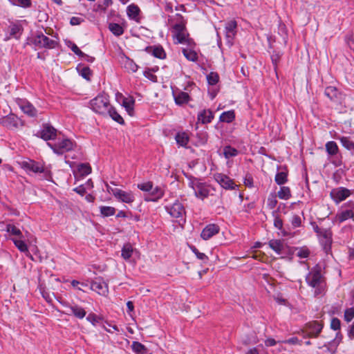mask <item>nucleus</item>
<instances>
[{"label":"nucleus","instance_id":"f257e3e1","mask_svg":"<svg viewBox=\"0 0 354 354\" xmlns=\"http://www.w3.org/2000/svg\"><path fill=\"white\" fill-rule=\"evenodd\" d=\"M322 271V267L319 265H316L311 269L306 277V281L308 285L315 288V295L322 294L323 291V283L324 278Z\"/></svg>","mask_w":354,"mask_h":354},{"label":"nucleus","instance_id":"f03ea898","mask_svg":"<svg viewBox=\"0 0 354 354\" xmlns=\"http://www.w3.org/2000/svg\"><path fill=\"white\" fill-rule=\"evenodd\" d=\"M26 44L33 46L35 48L53 49L58 45V41L51 39L42 32H37L27 39Z\"/></svg>","mask_w":354,"mask_h":354},{"label":"nucleus","instance_id":"7ed1b4c3","mask_svg":"<svg viewBox=\"0 0 354 354\" xmlns=\"http://www.w3.org/2000/svg\"><path fill=\"white\" fill-rule=\"evenodd\" d=\"M89 104L95 113L102 115H106L109 107L111 106L109 97L105 93L97 95L90 101Z\"/></svg>","mask_w":354,"mask_h":354},{"label":"nucleus","instance_id":"20e7f679","mask_svg":"<svg viewBox=\"0 0 354 354\" xmlns=\"http://www.w3.org/2000/svg\"><path fill=\"white\" fill-rule=\"evenodd\" d=\"M55 142H48V146L57 155H62L65 152L73 149L74 142L66 138H56Z\"/></svg>","mask_w":354,"mask_h":354},{"label":"nucleus","instance_id":"39448f33","mask_svg":"<svg viewBox=\"0 0 354 354\" xmlns=\"http://www.w3.org/2000/svg\"><path fill=\"white\" fill-rule=\"evenodd\" d=\"M192 187L194 191L195 196L201 200L213 195V192L215 191L214 188L210 185L198 180L192 182Z\"/></svg>","mask_w":354,"mask_h":354},{"label":"nucleus","instance_id":"423d86ee","mask_svg":"<svg viewBox=\"0 0 354 354\" xmlns=\"http://www.w3.org/2000/svg\"><path fill=\"white\" fill-rule=\"evenodd\" d=\"M165 208L171 217L178 219L179 224L185 222V209L179 201H176L171 205H166Z\"/></svg>","mask_w":354,"mask_h":354},{"label":"nucleus","instance_id":"0eeeda50","mask_svg":"<svg viewBox=\"0 0 354 354\" xmlns=\"http://www.w3.org/2000/svg\"><path fill=\"white\" fill-rule=\"evenodd\" d=\"M21 167L27 173H35V174H44L45 178L48 179L50 174L48 171H46L43 165L38 162L33 160L28 159L21 162Z\"/></svg>","mask_w":354,"mask_h":354},{"label":"nucleus","instance_id":"6e6552de","mask_svg":"<svg viewBox=\"0 0 354 354\" xmlns=\"http://www.w3.org/2000/svg\"><path fill=\"white\" fill-rule=\"evenodd\" d=\"M325 148L328 158L332 159L331 162L336 167L340 166L342 165L341 155L337 143L335 141H328L326 143Z\"/></svg>","mask_w":354,"mask_h":354},{"label":"nucleus","instance_id":"1a4fd4ad","mask_svg":"<svg viewBox=\"0 0 354 354\" xmlns=\"http://www.w3.org/2000/svg\"><path fill=\"white\" fill-rule=\"evenodd\" d=\"M324 327V324L319 321H311L306 323L302 330L305 337L315 338L319 336Z\"/></svg>","mask_w":354,"mask_h":354},{"label":"nucleus","instance_id":"9d476101","mask_svg":"<svg viewBox=\"0 0 354 354\" xmlns=\"http://www.w3.org/2000/svg\"><path fill=\"white\" fill-rule=\"evenodd\" d=\"M352 194V190L344 187H338L330 191V196L335 204H339L351 196Z\"/></svg>","mask_w":354,"mask_h":354},{"label":"nucleus","instance_id":"9b49d317","mask_svg":"<svg viewBox=\"0 0 354 354\" xmlns=\"http://www.w3.org/2000/svg\"><path fill=\"white\" fill-rule=\"evenodd\" d=\"M237 33V22L232 19L226 22L225 26V34L227 44L231 47L234 44V39Z\"/></svg>","mask_w":354,"mask_h":354},{"label":"nucleus","instance_id":"f8f14e48","mask_svg":"<svg viewBox=\"0 0 354 354\" xmlns=\"http://www.w3.org/2000/svg\"><path fill=\"white\" fill-rule=\"evenodd\" d=\"M91 289L101 295H106L109 292L108 283L101 277L95 278L91 282Z\"/></svg>","mask_w":354,"mask_h":354},{"label":"nucleus","instance_id":"ddd939ff","mask_svg":"<svg viewBox=\"0 0 354 354\" xmlns=\"http://www.w3.org/2000/svg\"><path fill=\"white\" fill-rule=\"evenodd\" d=\"M37 136L44 140H55L57 130L49 124H44L41 130L37 132Z\"/></svg>","mask_w":354,"mask_h":354},{"label":"nucleus","instance_id":"4468645a","mask_svg":"<svg viewBox=\"0 0 354 354\" xmlns=\"http://www.w3.org/2000/svg\"><path fill=\"white\" fill-rule=\"evenodd\" d=\"M214 179L225 189H234L236 186L233 180L221 173L214 174Z\"/></svg>","mask_w":354,"mask_h":354},{"label":"nucleus","instance_id":"2eb2a0df","mask_svg":"<svg viewBox=\"0 0 354 354\" xmlns=\"http://www.w3.org/2000/svg\"><path fill=\"white\" fill-rule=\"evenodd\" d=\"M17 103L21 110L26 115L30 117H35L37 115V111L35 106L26 99H17Z\"/></svg>","mask_w":354,"mask_h":354},{"label":"nucleus","instance_id":"dca6fc26","mask_svg":"<svg viewBox=\"0 0 354 354\" xmlns=\"http://www.w3.org/2000/svg\"><path fill=\"white\" fill-rule=\"evenodd\" d=\"M61 304L68 309L69 313H67L68 315H73L80 319H83L86 315V310L77 304H74L71 305L66 301L61 302Z\"/></svg>","mask_w":354,"mask_h":354},{"label":"nucleus","instance_id":"f3484780","mask_svg":"<svg viewBox=\"0 0 354 354\" xmlns=\"http://www.w3.org/2000/svg\"><path fill=\"white\" fill-rule=\"evenodd\" d=\"M112 194L123 203H131L135 198L131 192H127L118 188L112 189Z\"/></svg>","mask_w":354,"mask_h":354},{"label":"nucleus","instance_id":"a211bd4d","mask_svg":"<svg viewBox=\"0 0 354 354\" xmlns=\"http://www.w3.org/2000/svg\"><path fill=\"white\" fill-rule=\"evenodd\" d=\"M220 228L216 224H209L202 230L201 236L203 240H208L219 232Z\"/></svg>","mask_w":354,"mask_h":354},{"label":"nucleus","instance_id":"6ab92c4d","mask_svg":"<svg viewBox=\"0 0 354 354\" xmlns=\"http://www.w3.org/2000/svg\"><path fill=\"white\" fill-rule=\"evenodd\" d=\"M145 50L156 58L160 59L166 58V53L160 45L147 46L145 48Z\"/></svg>","mask_w":354,"mask_h":354},{"label":"nucleus","instance_id":"aec40b11","mask_svg":"<svg viewBox=\"0 0 354 354\" xmlns=\"http://www.w3.org/2000/svg\"><path fill=\"white\" fill-rule=\"evenodd\" d=\"M0 124L12 129L18 127V118L15 115H8L0 118Z\"/></svg>","mask_w":354,"mask_h":354},{"label":"nucleus","instance_id":"412c9836","mask_svg":"<svg viewBox=\"0 0 354 354\" xmlns=\"http://www.w3.org/2000/svg\"><path fill=\"white\" fill-rule=\"evenodd\" d=\"M172 95L175 101V103L177 105H183L187 104L190 100V97L187 93L183 92L182 91H172Z\"/></svg>","mask_w":354,"mask_h":354},{"label":"nucleus","instance_id":"4be33fe9","mask_svg":"<svg viewBox=\"0 0 354 354\" xmlns=\"http://www.w3.org/2000/svg\"><path fill=\"white\" fill-rule=\"evenodd\" d=\"M214 113L210 109H204L198 113L197 119L203 124L210 123L214 119Z\"/></svg>","mask_w":354,"mask_h":354},{"label":"nucleus","instance_id":"5701e85b","mask_svg":"<svg viewBox=\"0 0 354 354\" xmlns=\"http://www.w3.org/2000/svg\"><path fill=\"white\" fill-rule=\"evenodd\" d=\"M324 95L330 99V101L337 102L340 100V92L335 86H327L324 91Z\"/></svg>","mask_w":354,"mask_h":354},{"label":"nucleus","instance_id":"b1692460","mask_svg":"<svg viewBox=\"0 0 354 354\" xmlns=\"http://www.w3.org/2000/svg\"><path fill=\"white\" fill-rule=\"evenodd\" d=\"M91 172V167L88 163H80L77 165V169L74 171L75 176L83 178Z\"/></svg>","mask_w":354,"mask_h":354},{"label":"nucleus","instance_id":"393cba45","mask_svg":"<svg viewBox=\"0 0 354 354\" xmlns=\"http://www.w3.org/2000/svg\"><path fill=\"white\" fill-rule=\"evenodd\" d=\"M149 193V195L145 198L147 201H158L164 195L163 189L158 186L154 188L152 187V189Z\"/></svg>","mask_w":354,"mask_h":354},{"label":"nucleus","instance_id":"a878e982","mask_svg":"<svg viewBox=\"0 0 354 354\" xmlns=\"http://www.w3.org/2000/svg\"><path fill=\"white\" fill-rule=\"evenodd\" d=\"M318 236L322 243L324 245L325 249L330 246L332 242V232L330 230L324 228Z\"/></svg>","mask_w":354,"mask_h":354},{"label":"nucleus","instance_id":"bb28decb","mask_svg":"<svg viewBox=\"0 0 354 354\" xmlns=\"http://www.w3.org/2000/svg\"><path fill=\"white\" fill-rule=\"evenodd\" d=\"M24 238H10V239L14 243L15 245L17 248V249L21 252L26 254V255H30V252L28 251V245L24 241Z\"/></svg>","mask_w":354,"mask_h":354},{"label":"nucleus","instance_id":"cd10ccee","mask_svg":"<svg viewBox=\"0 0 354 354\" xmlns=\"http://www.w3.org/2000/svg\"><path fill=\"white\" fill-rule=\"evenodd\" d=\"M24 28L21 25L14 24L9 26L10 37L18 39L22 35Z\"/></svg>","mask_w":354,"mask_h":354},{"label":"nucleus","instance_id":"c85d7f7f","mask_svg":"<svg viewBox=\"0 0 354 354\" xmlns=\"http://www.w3.org/2000/svg\"><path fill=\"white\" fill-rule=\"evenodd\" d=\"M354 214L346 209H342L341 212H338L335 216V221L342 223L349 218H353Z\"/></svg>","mask_w":354,"mask_h":354},{"label":"nucleus","instance_id":"c756f323","mask_svg":"<svg viewBox=\"0 0 354 354\" xmlns=\"http://www.w3.org/2000/svg\"><path fill=\"white\" fill-rule=\"evenodd\" d=\"M269 247L277 254H281L284 249L283 242L279 239H272L268 242Z\"/></svg>","mask_w":354,"mask_h":354},{"label":"nucleus","instance_id":"7c9ffc66","mask_svg":"<svg viewBox=\"0 0 354 354\" xmlns=\"http://www.w3.org/2000/svg\"><path fill=\"white\" fill-rule=\"evenodd\" d=\"M339 343L340 339H338L337 338H334L331 341L325 342L323 345V347H326L328 352L331 353L332 354H334ZM318 348H322V346H319Z\"/></svg>","mask_w":354,"mask_h":354},{"label":"nucleus","instance_id":"2f4dec72","mask_svg":"<svg viewBox=\"0 0 354 354\" xmlns=\"http://www.w3.org/2000/svg\"><path fill=\"white\" fill-rule=\"evenodd\" d=\"M175 139L178 145L184 147H187L189 140V136L185 132L177 133L175 136Z\"/></svg>","mask_w":354,"mask_h":354},{"label":"nucleus","instance_id":"473e14b6","mask_svg":"<svg viewBox=\"0 0 354 354\" xmlns=\"http://www.w3.org/2000/svg\"><path fill=\"white\" fill-rule=\"evenodd\" d=\"M176 16L178 17V22L174 25L173 28L176 33L184 32L186 21L180 14H177Z\"/></svg>","mask_w":354,"mask_h":354},{"label":"nucleus","instance_id":"72a5a7b5","mask_svg":"<svg viewBox=\"0 0 354 354\" xmlns=\"http://www.w3.org/2000/svg\"><path fill=\"white\" fill-rule=\"evenodd\" d=\"M135 100L133 97H124L122 101V106L124 107L129 115H133Z\"/></svg>","mask_w":354,"mask_h":354},{"label":"nucleus","instance_id":"f704fd0d","mask_svg":"<svg viewBox=\"0 0 354 354\" xmlns=\"http://www.w3.org/2000/svg\"><path fill=\"white\" fill-rule=\"evenodd\" d=\"M235 119V112L230 110L222 113L219 117V120L222 122L230 123Z\"/></svg>","mask_w":354,"mask_h":354},{"label":"nucleus","instance_id":"c9c22d12","mask_svg":"<svg viewBox=\"0 0 354 354\" xmlns=\"http://www.w3.org/2000/svg\"><path fill=\"white\" fill-rule=\"evenodd\" d=\"M6 232L10 234V235L13 236L12 238H24V235L21 230L17 228L15 225L12 224H8L6 225Z\"/></svg>","mask_w":354,"mask_h":354},{"label":"nucleus","instance_id":"e433bc0d","mask_svg":"<svg viewBox=\"0 0 354 354\" xmlns=\"http://www.w3.org/2000/svg\"><path fill=\"white\" fill-rule=\"evenodd\" d=\"M133 252V248L132 245L129 243H125L122 248L121 256L124 259L129 260L131 257Z\"/></svg>","mask_w":354,"mask_h":354},{"label":"nucleus","instance_id":"4c0bfd02","mask_svg":"<svg viewBox=\"0 0 354 354\" xmlns=\"http://www.w3.org/2000/svg\"><path fill=\"white\" fill-rule=\"evenodd\" d=\"M106 115H109L114 121L117 122L120 124H123L124 121L122 116L116 111L114 107L112 106L109 107V111Z\"/></svg>","mask_w":354,"mask_h":354},{"label":"nucleus","instance_id":"58836bf2","mask_svg":"<svg viewBox=\"0 0 354 354\" xmlns=\"http://www.w3.org/2000/svg\"><path fill=\"white\" fill-rule=\"evenodd\" d=\"M109 29L114 35L117 37H119L124 33V28L119 24L110 23L109 25Z\"/></svg>","mask_w":354,"mask_h":354},{"label":"nucleus","instance_id":"ea45409f","mask_svg":"<svg viewBox=\"0 0 354 354\" xmlns=\"http://www.w3.org/2000/svg\"><path fill=\"white\" fill-rule=\"evenodd\" d=\"M238 150L230 145L225 146L223 148V155L225 158L229 159L238 155Z\"/></svg>","mask_w":354,"mask_h":354},{"label":"nucleus","instance_id":"a19ab883","mask_svg":"<svg viewBox=\"0 0 354 354\" xmlns=\"http://www.w3.org/2000/svg\"><path fill=\"white\" fill-rule=\"evenodd\" d=\"M127 15L128 16L133 19H135L140 13V8L138 6L135 4H131L127 7Z\"/></svg>","mask_w":354,"mask_h":354},{"label":"nucleus","instance_id":"79ce46f5","mask_svg":"<svg viewBox=\"0 0 354 354\" xmlns=\"http://www.w3.org/2000/svg\"><path fill=\"white\" fill-rule=\"evenodd\" d=\"M277 196L279 198L283 200H288L291 197V192L288 187L282 186L280 187V190L277 193Z\"/></svg>","mask_w":354,"mask_h":354},{"label":"nucleus","instance_id":"37998d69","mask_svg":"<svg viewBox=\"0 0 354 354\" xmlns=\"http://www.w3.org/2000/svg\"><path fill=\"white\" fill-rule=\"evenodd\" d=\"M274 180L279 185H284L288 181V173L286 171L277 173L274 177Z\"/></svg>","mask_w":354,"mask_h":354},{"label":"nucleus","instance_id":"c03bdc74","mask_svg":"<svg viewBox=\"0 0 354 354\" xmlns=\"http://www.w3.org/2000/svg\"><path fill=\"white\" fill-rule=\"evenodd\" d=\"M132 350L138 354H143L147 351L146 347L139 342H133L131 345Z\"/></svg>","mask_w":354,"mask_h":354},{"label":"nucleus","instance_id":"a18cd8bd","mask_svg":"<svg viewBox=\"0 0 354 354\" xmlns=\"http://www.w3.org/2000/svg\"><path fill=\"white\" fill-rule=\"evenodd\" d=\"M77 69L80 75L84 79L89 80L91 75V71L88 66H77Z\"/></svg>","mask_w":354,"mask_h":354},{"label":"nucleus","instance_id":"49530a36","mask_svg":"<svg viewBox=\"0 0 354 354\" xmlns=\"http://www.w3.org/2000/svg\"><path fill=\"white\" fill-rule=\"evenodd\" d=\"M183 53L186 59L189 61L196 62L198 59L197 53L194 50L190 49H183Z\"/></svg>","mask_w":354,"mask_h":354},{"label":"nucleus","instance_id":"de8ad7c7","mask_svg":"<svg viewBox=\"0 0 354 354\" xmlns=\"http://www.w3.org/2000/svg\"><path fill=\"white\" fill-rule=\"evenodd\" d=\"M339 140L344 147L348 150H354V142H353L349 138L342 137Z\"/></svg>","mask_w":354,"mask_h":354},{"label":"nucleus","instance_id":"09e8293b","mask_svg":"<svg viewBox=\"0 0 354 354\" xmlns=\"http://www.w3.org/2000/svg\"><path fill=\"white\" fill-rule=\"evenodd\" d=\"M100 213L104 216H110L115 214L116 209L113 207L101 206Z\"/></svg>","mask_w":354,"mask_h":354},{"label":"nucleus","instance_id":"8fccbe9b","mask_svg":"<svg viewBox=\"0 0 354 354\" xmlns=\"http://www.w3.org/2000/svg\"><path fill=\"white\" fill-rule=\"evenodd\" d=\"M68 46L71 48V50L77 56L80 57H84L86 54L83 53L78 47L77 46L73 43L72 41H68Z\"/></svg>","mask_w":354,"mask_h":354},{"label":"nucleus","instance_id":"3c124183","mask_svg":"<svg viewBox=\"0 0 354 354\" xmlns=\"http://www.w3.org/2000/svg\"><path fill=\"white\" fill-rule=\"evenodd\" d=\"M124 66L127 69L132 72H136L138 68V65L132 59L129 58H127Z\"/></svg>","mask_w":354,"mask_h":354},{"label":"nucleus","instance_id":"603ef678","mask_svg":"<svg viewBox=\"0 0 354 354\" xmlns=\"http://www.w3.org/2000/svg\"><path fill=\"white\" fill-rule=\"evenodd\" d=\"M152 185L153 183L151 181L145 182L142 183L138 184L137 187L140 190L145 192H149L152 189Z\"/></svg>","mask_w":354,"mask_h":354},{"label":"nucleus","instance_id":"864d4df0","mask_svg":"<svg viewBox=\"0 0 354 354\" xmlns=\"http://www.w3.org/2000/svg\"><path fill=\"white\" fill-rule=\"evenodd\" d=\"M207 80L209 84L215 85L218 82L219 77L216 73L212 72L207 76Z\"/></svg>","mask_w":354,"mask_h":354},{"label":"nucleus","instance_id":"5fc2aeb1","mask_svg":"<svg viewBox=\"0 0 354 354\" xmlns=\"http://www.w3.org/2000/svg\"><path fill=\"white\" fill-rule=\"evenodd\" d=\"M344 317L346 322H351L354 318V308L346 309Z\"/></svg>","mask_w":354,"mask_h":354},{"label":"nucleus","instance_id":"6e6d98bb","mask_svg":"<svg viewBox=\"0 0 354 354\" xmlns=\"http://www.w3.org/2000/svg\"><path fill=\"white\" fill-rule=\"evenodd\" d=\"M297 256L300 258H307L310 254V250L306 247L297 248Z\"/></svg>","mask_w":354,"mask_h":354},{"label":"nucleus","instance_id":"4d7b16f0","mask_svg":"<svg viewBox=\"0 0 354 354\" xmlns=\"http://www.w3.org/2000/svg\"><path fill=\"white\" fill-rule=\"evenodd\" d=\"M101 318L94 313H90L86 317V320L91 322L93 326L99 323Z\"/></svg>","mask_w":354,"mask_h":354},{"label":"nucleus","instance_id":"13d9d810","mask_svg":"<svg viewBox=\"0 0 354 354\" xmlns=\"http://www.w3.org/2000/svg\"><path fill=\"white\" fill-rule=\"evenodd\" d=\"M191 249H192V252L196 254V257L198 259H201V260H203V261L208 259L207 255L205 254L203 252H199L198 250L196 247L192 246L191 248Z\"/></svg>","mask_w":354,"mask_h":354},{"label":"nucleus","instance_id":"bf43d9fd","mask_svg":"<svg viewBox=\"0 0 354 354\" xmlns=\"http://www.w3.org/2000/svg\"><path fill=\"white\" fill-rule=\"evenodd\" d=\"M341 322L338 318L334 317L330 322V328L334 330H338L340 329Z\"/></svg>","mask_w":354,"mask_h":354},{"label":"nucleus","instance_id":"052dcab7","mask_svg":"<svg viewBox=\"0 0 354 354\" xmlns=\"http://www.w3.org/2000/svg\"><path fill=\"white\" fill-rule=\"evenodd\" d=\"M176 37L178 40V42L180 44H185L187 41V35L185 31L176 33Z\"/></svg>","mask_w":354,"mask_h":354},{"label":"nucleus","instance_id":"680f3d73","mask_svg":"<svg viewBox=\"0 0 354 354\" xmlns=\"http://www.w3.org/2000/svg\"><path fill=\"white\" fill-rule=\"evenodd\" d=\"M24 8H28L31 6V0H17V5Z\"/></svg>","mask_w":354,"mask_h":354},{"label":"nucleus","instance_id":"e2e57ef3","mask_svg":"<svg viewBox=\"0 0 354 354\" xmlns=\"http://www.w3.org/2000/svg\"><path fill=\"white\" fill-rule=\"evenodd\" d=\"M346 41L351 50L354 51V35H347L346 37Z\"/></svg>","mask_w":354,"mask_h":354},{"label":"nucleus","instance_id":"0e129e2a","mask_svg":"<svg viewBox=\"0 0 354 354\" xmlns=\"http://www.w3.org/2000/svg\"><path fill=\"white\" fill-rule=\"evenodd\" d=\"M292 225L294 227H298L301 225V217L298 215H294L292 221H291Z\"/></svg>","mask_w":354,"mask_h":354},{"label":"nucleus","instance_id":"69168bd1","mask_svg":"<svg viewBox=\"0 0 354 354\" xmlns=\"http://www.w3.org/2000/svg\"><path fill=\"white\" fill-rule=\"evenodd\" d=\"M283 343H286V344H299L301 345V341L299 340L297 337H291V338H289L285 341L283 342Z\"/></svg>","mask_w":354,"mask_h":354},{"label":"nucleus","instance_id":"338daca9","mask_svg":"<svg viewBox=\"0 0 354 354\" xmlns=\"http://www.w3.org/2000/svg\"><path fill=\"white\" fill-rule=\"evenodd\" d=\"M244 184L248 187H253V178L251 175L247 174L244 178Z\"/></svg>","mask_w":354,"mask_h":354},{"label":"nucleus","instance_id":"774afa93","mask_svg":"<svg viewBox=\"0 0 354 354\" xmlns=\"http://www.w3.org/2000/svg\"><path fill=\"white\" fill-rule=\"evenodd\" d=\"M83 21H84V19L82 18L78 17H73L70 19V24L72 26L80 25Z\"/></svg>","mask_w":354,"mask_h":354}]
</instances>
